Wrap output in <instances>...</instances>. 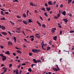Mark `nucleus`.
<instances>
[{
    "mask_svg": "<svg viewBox=\"0 0 74 74\" xmlns=\"http://www.w3.org/2000/svg\"><path fill=\"white\" fill-rule=\"evenodd\" d=\"M23 16L24 18H26V14H25L24 13L23 14Z\"/></svg>",
    "mask_w": 74,
    "mask_h": 74,
    "instance_id": "5701e85b",
    "label": "nucleus"
},
{
    "mask_svg": "<svg viewBox=\"0 0 74 74\" xmlns=\"http://www.w3.org/2000/svg\"><path fill=\"white\" fill-rule=\"evenodd\" d=\"M53 70L54 71H58V69H57L53 68Z\"/></svg>",
    "mask_w": 74,
    "mask_h": 74,
    "instance_id": "dca6fc26",
    "label": "nucleus"
},
{
    "mask_svg": "<svg viewBox=\"0 0 74 74\" xmlns=\"http://www.w3.org/2000/svg\"><path fill=\"white\" fill-rule=\"evenodd\" d=\"M10 22L11 23V24H12V25H15V23H13L11 21H10Z\"/></svg>",
    "mask_w": 74,
    "mask_h": 74,
    "instance_id": "a878e982",
    "label": "nucleus"
},
{
    "mask_svg": "<svg viewBox=\"0 0 74 74\" xmlns=\"http://www.w3.org/2000/svg\"><path fill=\"white\" fill-rule=\"evenodd\" d=\"M21 64H20L18 66V68L19 69L20 67V66H21Z\"/></svg>",
    "mask_w": 74,
    "mask_h": 74,
    "instance_id": "680f3d73",
    "label": "nucleus"
},
{
    "mask_svg": "<svg viewBox=\"0 0 74 74\" xmlns=\"http://www.w3.org/2000/svg\"><path fill=\"white\" fill-rule=\"evenodd\" d=\"M56 30V28H53L51 29V33H54L55 32V30Z\"/></svg>",
    "mask_w": 74,
    "mask_h": 74,
    "instance_id": "f03ea898",
    "label": "nucleus"
},
{
    "mask_svg": "<svg viewBox=\"0 0 74 74\" xmlns=\"http://www.w3.org/2000/svg\"><path fill=\"white\" fill-rule=\"evenodd\" d=\"M29 56H32V53H29Z\"/></svg>",
    "mask_w": 74,
    "mask_h": 74,
    "instance_id": "09e8293b",
    "label": "nucleus"
},
{
    "mask_svg": "<svg viewBox=\"0 0 74 74\" xmlns=\"http://www.w3.org/2000/svg\"><path fill=\"white\" fill-rule=\"evenodd\" d=\"M5 14H8V12H5Z\"/></svg>",
    "mask_w": 74,
    "mask_h": 74,
    "instance_id": "5fc2aeb1",
    "label": "nucleus"
},
{
    "mask_svg": "<svg viewBox=\"0 0 74 74\" xmlns=\"http://www.w3.org/2000/svg\"><path fill=\"white\" fill-rule=\"evenodd\" d=\"M13 55L14 56H16V54L15 53H13Z\"/></svg>",
    "mask_w": 74,
    "mask_h": 74,
    "instance_id": "4d7b16f0",
    "label": "nucleus"
},
{
    "mask_svg": "<svg viewBox=\"0 0 74 74\" xmlns=\"http://www.w3.org/2000/svg\"><path fill=\"white\" fill-rule=\"evenodd\" d=\"M7 69L6 68L5 70H4V71H3V73H5V72H6V71H7Z\"/></svg>",
    "mask_w": 74,
    "mask_h": 74,
    "instance_id": "c85d7f7f",
    "label": "nucleus"
},
{
    "mask_svg": "<svg viewBox=\"0 0 74 74\" xmlns=\"http://www.w3.org/2000/svg\"><path fill=\"white\" fill-rule=\"evenodd\" d=\"M35 14H37V13L38 12V11H37L36 10H35Z\"/></svg>",
    "mask_w": 74,
    "mask_h": 74,
    "instance_id": "37998d69",
    "label": "nucleus"
},
{
    "mask_svg": "<svg viewBox=\"0 0 74 74\" xmlns=\"http://www.w3.org/2000/svg\"><path fill=\"white\" fill-rule=\"evenodd\" d=\"M3 12V11H1V15H3V16H4V15H5V14Z\"/></svg>",
    "mask_w": 74,
    "mask_h": 74,
    "instance_id": "a211bd4d",
    "label": "nucleus"
},
{
    "mask_svg": "<svg viewBox=\"0 0 74 74\" xmlns=\"http://www.w3.org/2000/svg\"><path fill=\"white\" fill-rule=\"evenodd\" d=\"M24 41H25V42H28V43H29V42H28V41H27V40H26V39L24 38Z\"/></svg>",
    "mask_w": 74,
    "mask_h": 74,
    "instance_id": "b1692460",
    "label": "nucleus"
},
{
    "mask_svg": "<svg viewBox=\"0 0 74 74\" xmlns=\"http://www.w3.org/2000/svg\"><path fill=\"white\" fill-rule=\"evenodd\" d=\"M45 6H48V5H47V4L46 3H45Z\"/></svg>",
    "mask_w": 74,
    "mask_h": 74,
    "instance_id": "69168bd1",
    "label": "nucleus"
},
{
    "mask_svg": "<svg viewBox=\"0 0 74 74\" xmlns=\"http://www.w3.org/2000/svg\"><path fill=\"white\" fill-rule=\"evenodd\" d=\"M69 16H72V14H69Z\"/></svg>",
    "mask_w": 74,
    "mask_h": 74,
    "instance_id": "0e129e2a",
    "label": "nucleus"
},
{
    "mask_svg": "<svg viewBox=\"0 0 74 74\" xmlns=\"http://www.w3.org/2000/svg\"><path fill=\"white\" fill-rule=\"evenodd\" d=\"M60 34H62V30H61L60 31Z\"/></svg>",
    "mask_w": 74,
    "mask_h": 74,
    "instance_id": "3c124183",
    "label": "nucleus"
},
{
    "mask_svg": "<svg viewBox=\"0 0 74 74\" xmlns=\"http://www.w3.org/2000/svg\"><path fill=\"white\" fill-rule=\"evenodd\" d=\"M58 26L60 28V29H61L62 28V26H61V25L59 23L58 24Z\"/></svg>",
    "mask_w": 74,
    "mask_h": 74,
    "instance_id": "4468645a",
    "label": "nucleus"
},
{
    "mask_svg": "<svg viewBox=\"0 0 74 74\" xmlns=\"http://www.w3.org/2000/svg\"><path fill=\"white\" fill-rule=\"evenodd\" d=\"M21 29V27H19L18 28L16 29V30H19V29Z\"/></svg>",
    "mask_w": 74,
    "mask_h": 74,
    "instance_id": "603ef678",
    "label": "nucleus"
},
{
    "mask_svg": "<svg viewBox=\"0 0 74 74\" xmlns=\"http://www.w3.org/2000/svg\"><path fill=\"white\" fill-rule=\"evenodd\" d=\"M50 49H51V47H47L46 51H48L49 50H50Z\"/></svg>",
    "mask_w": 74,
    "mask_h": 74,
    "instance_id": "ddd939ff",
    "label": "nucleus"
},
{
    "mask_svg": "<svg viewBox=\"0 0 74 74\" xmlns=\"http://www.w3.org/2000/svg\"><path fill=\"white\" fill-rule=\"evenodd\" d=\"M17 18H21V17L20 16H19V15H18L17 16Z\"/></svg>",
    "mask_w": 74,
    "mask_h": 74,
    "instance_id": "a19ab883",
    "label": "nucleus"
},
{
    "mask_svg": "<svg viewBox=\"0 0 74 74\" xmlns=\"http://www.w3.org/2000/svg\"><path fill=\"white\" fill-rule=\"evenodd\" d=\"M29 4L31 5H32V6H37V5H35V4H34V3L32 2L30 3Z\"/></svg>",
    "mask_w": 74,
    "mask_h": 74,
    "instance_id": "39448f33",
    "label": "nucleus"
},
{
    "mask_svg": "<svg viewBox=\"0 0 74 74\" xmlns=\"http://www.w3.org/2000/svg\"><path fill=\"white\" fill-rule=\"evenodd\" d=\"M21 65L22 66H25V65H26V64L25 63H23Z\"/></svg>",
    "mask_w": 74,
    "mask_h": 74,
    "instance_id": "49530a36",
    "label": "nucleus"
},
{
    "mask_svg": "<svg viewBox=\"0 0 74 74\" xmlns=\"http://www.w3.org/2000/svg\"><path fill=\"white\" fill-rule=\"evenodd\" d=\"M49 44H50V45H52V42L51 41H50L49 42Z\"/></svg>",
    "mask_w": 74,
    "mask_h": 74,
    "instance_id": "de8ad7c7",
    "label": "nucleus"
},
{
    "mask_svg": "<svg viewBox=\"0 0 74 74\" xmlns=\"http://www.w3.org/2000/svg\"><path fill=\"white\" fill-rule=\"evenodd\" d=\"M0 47H1V48L2 49H3V48H4V47L2 45H1L0 46Z\"/></svg>",
    "mask_w": 74,
    "mask_h": 74,
    "instance_id": "58836bf2",
    "label": "nucleus"
},
{
    "mask_svg": "<svg viewBox=\"0 0 74 74\" xmlns=\"http://www.w3.org/2000/svg\"><path fill=\"white\" fill-rule=\"evenodd\" d=\"M8 43V45H12V43L10 41H9Z\"/></svg>",
    "mask_w": 74,
    "mask_h": 74,
    "instance_id": "423d86ee",
    "label": "nucleus"
},
{
    "mask_svg": "<svg viewBox=\"0 0 74 74\" xmlns=\"http://www.w3.org/2000/svg\"><path fill=\"white\" fill-rule=\"evenodd\" d=\"M58 17H56V16H55L54 17L55 19H58Z\"/></svg>",
    "mask_w": 74,
    "mask_h": 74,
    "instance_id": "bf43d9fd",
    "label": "nucleus"
},
{
    "mask_svg": "<svg viewBox=\"0 0 74 74\" xmlns=\"http://www.w3.org/2000/svg\"><path fill=\"white\" fill-rule=\"evenodd\" d=\"M39 34H35V36L37 38H40V36H39Z\"/></svg>",
    "mask_w": 74,
    "mask_h": 74,
    "instance_id": "20e7f679",
    "label": "nucleus"
},
{
    "mask_svg": "<svg viewBox=\"0 0 74 74\" xmlns=\"http://www.w3.org/2000/svg\"><path fill=\"white\" fill-rule=\"evenodd\" d=\"M28 22H29V23H31V22H32V20L30 19H28Z\"/></svg>",
    "mask_w": 74,
    "mask_h": 74,
    "instance_id": "cd10ccee",
    "label": "nucleus"
},
{
    "mask_svg": "<svg viewBox=\"0 0 74 74\" xmlns=\"http://www.w3.org/2000/svg\"><path fill=\"white\" fill-rule=\"evenodd\" d=\"M67 21H68V20H67V19H66L65 21V22H67Z\"/></svg>",
    "mask_w": 74,
    "mask_h": 74,
    "instance_id": "8fccbe9b",
    "label": "nucleus"
},
{
    "mask_svg": "<svg viewBox=\"0 0 74 74\" xmlns=\"http://www.w3.org/2000/svg\"><path fill=\"white\" fill-rule=\"evenodd\" d=\"M17 52L18 53H22V52L21 51H17Z\"/></svg>",
    "mask_w": 74,
    "mask_h": 74,
    "instance_id": "bb28decb",
    "label": "nucleus"
},
{
    "mask_svg": "<svg viewBox=\"0 0 74 74\" xmlns=\"http://www.w3.org/2000/svg\"><path fill=\"white\" fill-rule=\"evenodd\" d=\"M46 8L48 11H49L50 10H51V8L50 7H49L48 8V7H47Z\"/></svg>",
    "mask_w": 74,
    "mask_h": 74,
    "instance_id": "6e6552de",
    "label": "nucleus"
},
{
    "mask_svg": "<svg viewBox=\"0 0 74 74\" xmlns=\"http://www.w3.org/2000/svg\"><path fill=\"white\" fill-rule=\"evenodd\" d=\"M1 33L2 34H3L4 35H5V36H6V35H7V33L6 32H1Z\"/></svg>",
    "mask_w": 74,
    "mask_h": 74,
    "instance_id": "0eeeda50",
    "label": "nucleus"
},
{
    "mask_svg": "<svg viewBox=\"0 0 74 74\" xmlns=\"http://www.w3.org/2000/svg\"><path fill=\"white\" fill-rule=\"evenodd\" d=\"M23 22L24 23V24H25V25H27V22L26 21H23Z\"/></svg>",
    "mask_w": 74,
    "mask_h": 74,
    "instance_id": "6ab92c4d",
    "label": "nucleus"
},
{
    "mask_svg": "<svg viewBox=\"0 0 74 74\" xmlns=\"http://www.w3.org/2000/svg\"><path fill=\"white\" fill-rule=\"evenodd\" d=\"M74 31H71L69 32V33H74Z\"/></svg>",
    "mask_w": 74,
    "mask_h": 74,
    "instance_id": "473e14b6",
    "label": "nucleus"
},
{
    "mask_svg": "<svg viewBox=\"0 0 74 74\" xmlns=\"http://www.w3.org/2000/svg\"><path fill=\"white\" fill-rule=\"evenodd\" d=\"M33 61H34V63H37V61H36V60L35 59H34L33 60Z\"/></svg>",
    "mask_w": 74,
    "mask_h": 74,
    "instance_id": "2eb2a0df",
    "label": "nucleus"
},
{
    "mask_svg": "<svg viewBox=\"0 0 74 74\" xmlns=\"http://www.w3.org/2000/svg\"><path fill=\"white\" fill-rule=\"evenodd\" d=\"M0 56H1V57H3L4 56L3 55V54H0Z\"/></svg>",
    "mask_w": 74,
    "mask_h": 74,
    "instance_id": "e433bc0d",
    "label": "nucleus"
},
{
    "mask_svg": "<svg viewBox=\"0 0 74 74\" xmlns=\"http://www.w3.org/2000/svg\"><path fill=\"white\" fill-rule=\"evenodd\" d=\"M16 32L17 33H20V32H19V31H18L17 30H16Z\"/></svg>",
    "mask_w": 74,
    "mask_h": 74,
    "instance_id": "052dcab7",
    "label": "nucleus"
},
{
    "mask_svg": "<svg viewBox=\"0 0 74 74\" xmlns=\"http://www.w3.org/2000/svg\"><path fill=\"white\" fill-rule=\"evenodd\" d=\"M42 45H43L44 44V41H42Z\"/></svg>",
    "mask_w": 74,
    "mask_h": 74,
    "instance_id": "774afa93",
    "label": "nucleus"
},
{
    "mask_svg": "<svg viewBox=\"0 0 74 74\" xmlns=\"http://www.w3.org/2000/svg\"><path fill=\"white\" fill-rule=\"evenodd\" d=\"M1 29L2 30H5V27L3 26H2Z\"/></svg>",
    "mask_w": 74,
    "mask_h": 74,
    "instance_id": "9b49d317",
    "label": "nucleus"
},
{
    "mask_svg": "<svg viewBox=\"0 0 74 74\" xmlns=\"http://www.w3.org/2000/svg\"><path fill=\"white\" fill-rule=\"evenodd\" d=\"M38 24L39 26H41V23H39Z\"/></svg>",
    "mask_w": 74,
    "mask_h": 74,
    "instance_id": "13d9d810",
    "label": "nucleus"
},
{
    "mask_svg": "<svg viewBox=\"0 0 74 74\" xmlns=\"http://www.w3.org/2000/svg\"><path fill=\"white\" fill-rule=\"evenodd\" d=\"M12 64H10L9 65V67H12Z\"/></svg>",
    "mask_w": 74,
    "mask_h": 74,
    "instance_id": "f704fd0d",
    "label": "nucleus"
},
{
    "mask_svg": "<svg viewBox=\"0 0 74 74\" xmlns=\"http://www.w3.org/2000/svg\"><path fill=\"white\" fill-rule=\"evenodd\" d=\"M13 38H14V40H16V37L14 36Z\"/></svg>",
    "mask_w": 74,
    "mask_h": 74,
    "instance_id": "c03bdc74",
    "label": "nucleus"
},
{
    "mask_svg": "<svg viewBox=\"0 0 74 74\" xmlns=\"http://www.w3.org/2000/svg\"><path fill=\"white\" fill-rule=\"evenodd\" d=\"M48 4L49 5H52V1H49L48 2Z\"/></svg>",
    "mask_w": 74,
    "mask_h": 74,
    "instance_id": "9d476101",
    "label": "nucleus"
},
{
    "mask_svg": "<svg viewBox=\"0 0 74 74\" xmlns=\"http://www.w3.org/2000/svg\"><path fill=\"white\" fill-rule=\"evenodd\" d=\"M42 10L44 11V12H45V8H42Z\"/></svg>",
    "mask_w": 74,
    "mask_h": 74,
    "instance_id": "72a5a7b5",
    "label": "nucleus"
},
{
    "mask_svg": "<svg viewBox=\"0 0 74 74\" xmlns=\"http://www.w3.org/2000/svg\"><path fill=\"white\" fill-rule=\"evenodd\" d=\"M1 20H3L4 21H5V18L4 17H3L1 19Z\"/></svg>",
    "mask_w": 74,
    "mask_h": 74,
    "instance_id": "393cba45",
    "label": "nucleus"
},
{
    "mask_svg": "<svg viewBox=\"0 0 74 74\" xmlns=\"http://www.w3.org/2000/svg\"><path fill=\"white\" fill-rule=\"evenodd\" d=\"M44 14H45V16H47V17L48 16V15H47V13L45 12L44 13Z\"/></svg>",
    "mask_w": 74,
    "mask_h": 74,
    "instance_id": "4c0bfd02",
    "label": "nucleus"
},
{
    "mask_svg": "<svg viewBox=\"0 0 74 74\" xmlns=\"http://www.w3.org/2000/svg\"><path fill=\"white\" fill-rule=\"evenodd\" d=\"M66 12H65V11H64V12H62V14L64 15V16H65V15H66Z\"/></svg>",
    "mask_w": 74,
    "mask_h": 74,
    "instance_id": "f8f14e48",
    "label": "nucleus"
},
{
    "mask_svg": "<svg viewBox=\"0 0 74 74\" xmlns=\"http://www.w3.org/2000/svg\"><path fill=\"white\" fill-rule=\"evenodd\" d=\"M37 62L38 63H41V61L40 60H37Z\"/></svg>",
    "mask_w": 74,
    "mask_h": 74,
    "instance_id": "4be33fe9",
    "label": "nucleus"
},
{
    "mask_svg": "<svg viewBox=\"0 0 74 74\" xmlns=\"http://www.w3.org/2000/svg\"><path fill=\"white\" fill-rule=\"evenodd\" d=\"M34 40V38H31V41H33Z\"/></svg>",
    "mask_w": 74,
    "mask_h": 74,
    "instance_id": "864d4df0",
    "label": "nucleus"
},
{
    "mask_svg": "<svg viewBox=\"0 0 74 74\" xmlns=\"http://www.w3.org/2000/svg\"><path fill=\"white\" fill-rule=\"evenodd\" d=\"M39 18H40V19L41 20H42V21H43V19H42V17H41V16H40L39 17Z\"/></svg>",
    "mask_w": 74,
    "mask_h": 74,
    "instance_id": "c9c22d12",
    "label": "nucleus"
},
{
    "mask_svg": "<svg viewBox=\"0 0 74 74\" xmlns=\"http://www.w3.org/2000/svg\"><path fill=\"white\" fill-rule=\"evenodd\" d=\"M43 45L44 46H45V47H46L47 46V44L46 43L45 44H43Z\"/></svg>",
    "mask_w": 74,
    "mask_h": 74,
    "instance_id": "6e6d98bb",
    "label": "nucleus"
},
{
    "mask_svg": "<svg viewBox=\"0 0 74 74\" xmlns=\"http://www.w3.org/2000/svg\"><path fill=\"white\" fill-rule=\"evenodd\" d=\"M68 4H69L70 3H71V2L72 1V0H68Z\"/></svg>",
    "mask_w": 74,
    "mask_h": 74,
    "instance_id": "412c9836",
    "label": "nucleus"
},
{
    "mask_svg": "<svg viewBox=\"0 0 74 74\" xmlns=\"http://www.w3.org/2000/svg\"><path fill=\"white\" fill-rule=\"evenodd\" d=\"M42 26L43 27H44V28H45V25L44 24H43L42 25Z\"/></svg>",
    "mask_w": 74,
    "mask_h": 74,
    "instance_id": "79ce46f5",
    "label": "nucleus"
},
{
    "mask_svg": "<svg viewBox=\"0 0 74 74\" xmlns=\"http://www.w3.org/2000/svg\"><path fill=\"white\" fill-rule=\"evenodd\" d=\"M5 53H6V54H7V55H10V53L9 51H8L5 52Z\"/></svg>",
    "mask_w": 74,
    "mask_h": 74,
    "instance_id": "1a4fd4ad",
    "label": "nucleus"
},
{
    "mask_svg": "<svg viewBox=\"0 0 74 74\" xmlns=\"http://www.w3.org/2000/svg\"><path fill=\"white\" fill-rule=\"evenodd\" d=\"M33 37V38H34V36H29V38H32Z\"/></svg>",
    "mask_w": 74,
    "mask_h": 74,
    "instance_id": "c756f323",
    "label": "nucleus"
},
{
    "mask_svg": "<svg viewBox=\"0 0 74 74\" xmlns=\"http://www.w3.org/2000/svg\"><path fill=\"white\" fill-rule=\"evenodd\" d=\"M18 69H17L16 71V74H19V72H18Z\"/></svg>",
    "mask_w": 74,
    "mask_h": 74,
    "instance_id": "7c9ffc66",
    "label": "nucleus"
},
{
    "mask_svg": "<svg viewBox=\"0 0 74 74\" xmlns=\"http://www.w3.org/2000/svg\"><path fill=\"white\" fill-rule=\"evenodd\" d=\"M63 7V4H61L60 5V7L61 8H62Z\"/></svg>",
    "mask_w": 74,
    "mask_h": 74,
    "instance_id": "a18cd8bd",
    "label": "nucleus"
},
{
    "mask_svg": "<svg viewBox=\"0 0 74 74\" xmlns=\"http://www.w3.org/2000/svg\"><path fill=\"white\" fill-rule=\"evenodd\" d=\"M8 33L10 35V36H12V35H11V32H10L8 31Z\"/></svg>",
    "mask_w": 74,
    "mask_h": 74,
    "instance_id": "ea45409f",
    "label": "nucleus"
},
{
    "mask_svg": "<svg viewBox=\"0 0 74 74\" xmlns=\"http://www.w3.org/2000/svg\"><path fill=\"white\" fill-rule=\"evenodd\" d=\"M7 59V58L6 56H3V58H2V60L3 61H4V60H5Z\"/></svg>",
    "mask_w": 74,
    "mask_h": 74,
    "instance_id": "7ed1b4c3",
    "label": "nucleus"
},
{
    "mask_svg": "<svg viewBox=\"0 0 74 74\" xmlns=\"http://www.w3.org/2000/svg\"><path fill=\"white\" fill-rule=\"evenodd\" d=\"M41 51L39 49H33L32 50V52H34V53H38L40 52Z\"/></svg>",
    "mask_w": 74,
    "mask_h": 74,
    "instance_id": "f257e3e1",
    "label": "nucleus"
},
{
    "mask_svg": "<svg viewBox=\"0 0 74 74\" xmlns=\"http://www.w3.org/2000/svg\"><path fill=\"white\" fill-rule=\"evenodd\" d=\"M15 2H18V0H14Z\"/></svg>",
    "mask_w": 74,
    "mask_h": 74,
    "instance_id": "e2e57ef3",
    "label": "nucleus"
},
{
    "mask_svg": "<svg viewBox=\"0 0 74 74\" xmlns=\"http://www.w3.org/2000/svg\"><path fill=\"white\" fill-rule=\"evenodd\" d=\"M60 16V14L59 13L57 14V16H58V18Z\"/></svg>",
    "mask_w": 74,
    "mask_h": 74,
    "instance_id": "2f4dec72",
    "label": "nucleus"
},
{
    "mask_svg": "<svg viewBox=\"0 0 74 74\" xmlns=\"http://www.w3.org/2000/svg\"><path fill=\"white\" fill-rule=\"evenodd\" d=\"M4 66V65L3 64H1V66L2 67H3V66Z\"/></svg>",
    "mask_w": 74,
    "mask_h": 74,
    "instance_id": "338daca9",
    "label": "nucleus"
},
{
    "mask_svg": "<svg viewBox=\"0 0 74 74\" xmlns=\"http://www.w3.org/2000/svg\"><path fill=\"white\" fill-rule=\"evenodd\" d=\"M28 71H29V72H31L32 71V70H31V68H29L28 69Z\"/></svg>",
    "mask_w": 74,
    "mask_h": 74,
    "instance_id": "aec40b11",
    "label": "nucleus"
},
{
    "mask_svg": "<svg viewBox=\"0 0 74 74\" xmlns=\"http://www.w3.org/2000/svg\"><path fill=\"white\" fill-rule=\"evenodd\" d=\"M57 38V36H55L53 37V40H55V41H56V39Z\"/></svg>",
    "mask_w": 74,
    "mask_h": 74,
    "instance_id": "f3484780",
    "label": "nucleus"
}]
</instances>
